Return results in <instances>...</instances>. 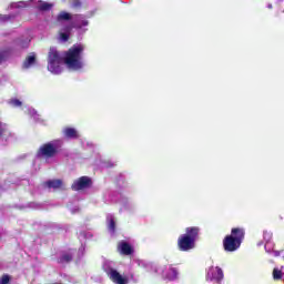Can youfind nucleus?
I'll return each instance as SVG.
<instances>
[{
	"instance_id": "nucleus-1",
	"label": "nucleus",
	"mask_w": 284,
	"mask_h": 284,
	"mask_svg": "<svg viewBox=\"0 0 284 284\" xmlns=\"http://www.w3.org/2000/svg\"><path fill=\"white\" fill-rule=\"evenodd\" d=\"M85 47L83 44H74L71 47L63 57L57 51V49L51 48L48 58V70L51 74H61L63 72V62L68 70L73 72H79L85 68V62H83V52Z\"/></svg>"
},
{
	"instance_id": "nucleus-2",
	"label": "nucleus",
	"mask_w": 284,
	"mask_h": 284,
	"mask_svg": "<svg viewBox=\"0 0 284 284\" xmlns=\"http://www.w3.org/2000/svg\"><path fill=\"white\" fill-rule=\"evenodd\" d=\"M243 239H245V230L239 227L232 229L231 234L226 235L223 240L225 252H236L241 247Z\"/></svg>"
},
{
	"instance_id": "nucleus-3",
	"label": "nucleus",
	"mask_w": 284,
	"mask_h": 284,
	"mask_svg": "<svg viewBox=\"0 0 284 284\" xmlns=\"http://www.w3.org/2000/svg\"><path fill=\"white\" fill-rule=\"evenodd\" d=\"M200 231L201 230L196 226L186 227V233L181 235L178 241L181 252H190V250H194Z\"/></svg>"
},
{
	"instance_id": "nucleus-4",
	"label": "nucleus",
	"mask_w": 284,
	"mask_h": 284,
	"mask_svg": "<svg viewBox=\"0 0 284 284\" xmlns=\"http://www.w3.org/2000/svg\"><path fill=\"white\" fill-rule=\"evenodd\" d=\"M90 26V22L85 20V17L83 14H75L73 18V24L67 26L65 28L60 30V41H68L70 39V32H72V28H75L77 30H81L83 28H88Z\"/></svg>"
},
{
	"instance_id": "nucleus-5",
	"label": "nucleus",
	"mask_w": 284,
	"mask_h": 284,
	"mask_svg": "<svg viewBox=\"0 0 284 284\" xmlns=\"http://www.w3.org/2000/svg\"><path fill=\"white\" fill-rule=\"evenodd\" d=\"M102 270L109 276L110 281L114 284H128V277L121 275L119 271H116V264L112 261H104L102 265Z\"/></svg>"
},
{
	"instance_id": "nucleus-6",
	"label": "nucleus",
	"mask_w": 284,
	"mask_h": 284,
	"mask_svg": "<svg viewBox=\"0 0 284 284\" xmlns=\"http://www.w3.org/2000/svg\"><path fill=\"white\" fill-rule=\"evenodd\" d=\"M62 146H63V140L61 139L52 140L51 142L43 144L39 149V154L40 156H44V159H52L59 154V151L61 150Z\"/></svg>"
},
{
	"instance_id": "nucleus-7",
	"label": "nucleus",
	"mask_w": 284,
	"mask_h": 284,
	"mask_svg": "<svg viewBox=\"0 0 284 284\" xmlns=\"http://www.w3.org/2000/svg\"><path fill=\"white\" fill-rule=\"evenodd\" d=\"M223 276V270L221 267L211 266L206 274V281H211L213 283H221Z\"/></svg>"
},
{
	"instance_id": "nucleus-8",
	"label": "nucleus",
	"mask_w": 284,
	"mask_h": 284,
	"mask_svg": "<svg viewBox=\"0 0 284 284\" xmlns=\"http://www.w3.org/2000/svg\"><path fill=\"white\" fill-rule=\"evenodd\" d=\"M92 185V180L88 176H81L78 180H75L72 184V190L74 192H79V190H85Z\"/></svg>"
},
{
	"instance_id": "nucleus-9",
	"label": "nucleus",
	"mask_w": 284,
	"mask_h": 284,
	"mask_svg": "<svg viewBox=\"0 0 284 284\" xmlns=\"http://www.w3.org/2000/svg\"><path fill=\"white\" fill-rule=\"evenodd\" d=\"M162 276L166 281H176L179 278V271L172 266H165L162 270Z\"/></svg>"
},
{
	"instance_id": "nucleus-10",
	"label": "nucleus",
	"mask_w": 284,
	"mask_h": 284,
	"mask_svg": "<svg viewBox=\"0 0 284 284\" xmlns=\"http://www.w3.org/2000/svg\"><path fill=\"white\" fill-rule=\"evenodd\" d=\"M118 250L124 256H130V254H132V252H134L132 246L128 242H125V241H122V242L119 243Z\"/></svg>"
},
{
	"instance_id": "nucleus-11",
	"label": "nucleus",
	"mask_w": 284,
	"mask_h": 284,
	"mask_svg": "<svg viewBox=\"0 0 284 284\" xmlns=\"http://www.w3.org/2000/svg\"><path fill=\"white\" fill-rule=\"evenodd\" d=\"M62 134L65 139H79V131L74 128L67 126L62 129Z\"/></svg>"
},
{
	"instance_id": "nucleus-12",
	"label": "nucleus",
	"mask_w": 284,
	"mask_h": 284,
	"mask_svg": "<svg viewBox=\"0 0 284 284\" xmlns=\"http://www.w3.org/2000/svg\"><path fill=\"white\" fill-rule=\"evenodd\" d=\"M106 225L110 234H114L116 230V220L114 219V215L112 214L106 215Z\"/></svg>"
},
{
	"instance_id": "nucleus-13",
	"label": "nucleus",
	"mask_w": 284,
	"mask_h": 284,
	"mask_svg": "<svg viewBox=\"0 0 284 284\" xmlns=\"http://www.w3.org/2000/svg\"><path fill=\"white\" fill-rule=\"evenodd\" d=\"M263 240L265 242V245H264L265 252H270V250H267V247H274V243L272 242V232L264 231Z\"/></svg>"
},
{
	"instance_id": "nucleus-14",
	"label": "nucleus",
	"mask_w": 284,
	"mask_h": 284,
	"mask_svg": "<svg viewBox=\"0 0 284 284\" xmlns=\"http://www.w3.org/2000/svg\"><path fill=\"white\" fill-rule=\"evenodd\" d=\"M51 8H54V3L45 2V1H38L37 9L41 10L42 12H49Z\"/></svg>"
},
{
	"instance_id": "nucleus-15",
	"label": "nucleus",
	"mask_w": 284,
	"mask_h": 284,
	"mask_svg": "<svg viewBox=\"0 0 284 284\" xmlns=\"http://www.w3.org/2000/svg\"><path fill=\"white\" fill-rule=\"evenodd\" d=\"M58 23H63V21H72V14L68 11H61L57 16Z\"/></svg>"
},
{
	"instance_id": "nucleus-16",
	"label": "nucleus",
	"mask_w": 284,
	"mask_h": 284,
	"mask_svg": "<svg viewBox=\"0 0 284 284\" xmlns=\"http://www.w3.org/2000/svg\"><path fill=\"white\" fill-rule=\"evenodd\" d=\"M63 185V181L61 180H50L47 182V186L53 190H59Z\"/></svg>"
},
{
	"instance_id": "nucleus-17",
	"label": "nucleus",
	"mask_w": 284,
	"mask_h": 284,
	"mask_svg": "<svg viewBox=\"0 0 284 284\" xmlns=\"http://www.w3.org/2000/svg\"><path fill=\"white\" fill-rule=\"evenodd\" d=\"M27 6H28V2H26V1H20V2H13V3H11L10 8H11V10H14V9L21 10V8H27Z\"/></svg>"
},
{
	"instance_id": "nucleus-18",
	"label": "nucleus",
	"mask_w": 284,
	"mask_h": 284,
	"mask_svg": "<svg viewBox=\"0 0 284 284\" xmlns=\"http://www.w3.org/2000/svg\"><path fill=\"white\" fill-rule=\"evenodd\" d=\"M121 205L124 207V210H132V207H134V204H132V202L128 199H122Z\"/></svg>"
},
{
	"instance_id": "nucleus-19",
	"label": "nucleus",
	"mask_w": 284,
	"mask_h": 284,
	"mask_svg": "<svg viewBox=\"0 0 284 284\" xmlns=\"http://www.w3.org/2000/svg\"><path fill=\"white\" fill-rule=\"evenodd\" d=\"M34 61H36V57L33 55H29L27 58V60L23 63V68H30V65H34Z\"/></svg>"
},
{
	"instance_id": "nucleus-20",
	"label": "nucleus",
	"mask_w": 284,
	"mask_h": 284,
	"mask_svg": "<svg viewBox=\"0 0 284 284\" xmlns=\"http://www.w3.org/2000/svg\"><path fill=\"white\" fill-rule=\"evenodd\" d=\"M72 261V255L70 253H65L60 257V263H70Z\"/></svg>"
},
{
	"instance_id": "nucleus-21",
	"label": "nucleus",
	"mask_w": 284,
	"mask_h": 284,
	"mask_svg": "<svg viewBox=\"0 0 284 284\" xmlns=\"http://www.w3.org/2000/svg\"><path fill=\"white\" fill-rule=\"evenodd\" d=\"M71 8L79 10V8H83V2L81 0H72Z\"/></svg>"
},
{
	"instance_id": "nucleus-22",
	"label": "nucleus",
	"mask_w": 284,
	"mask_h": 284,
	"mask_svg": "<svg viewBox=\"0 0 284 284\" xmlns=\"http://www.w3.org/2000/svg\"><path fill=\"white\" fill-rule=\"evenodd\" d=\"M267 254H272V256H281V252L280 251H274V246H267Z\"/></svg>"
},
{
	"instance_id": "nucleus-23",
	"label": "nucleus",
	"mask_w": 284,
	"mask_h": 284,
	"mask_svg": "<svg viewBox=\"0 0 284 284\" xmlns=\"http://www.w3.org/2000/svg\"><path fill=\"white\" fill-rule=\"evenodd\" d=\"M0 284H10V276L2 275V277L0 278Z\"/></svg>"
},
{
	"instance_id": "nucleus-24",
	"label": "nucleus",
	"mask_w": 284,
	"mask_h": 284,
	"mask_svg": "<svg viewBox=\"0 0 284 284\" xmlns=\"http://www.w3.org/2000/svg\"><path fill=\"white\" fill-rule=\"evenodd\" d=\"M10 104L13 105V108H21V101L18 99L10 100Z\"/></svg>"
},
{
	"instance_id": "nucleus-25",
	"label": "nucleus",
	"mask_w": 284,
	"mask_h": 284,
	"mask_svg": "<svg viewBox=\"0 0 284 284\" xmlns=\"http://www.w3.org/2000/svg\"><path fill=\"white\" fill-rule=\"evenodd\" d=\"M10 19H11L10 16L0 14V23H8Z\"/></svg>"
},
{
	"instance_id": "nucleus-26",
	"label": "nucleus",
	"mask_w": 284,
	"mask_h": 284,
	"mask_svg": "<svg viewBox=\"0 0 284 284\" xmlns=\"http://www.w3.org/2000/svg\"><path fill=\"white\" fill-rule=\"evenodd\" d=\"M8 59V52H0V63H3Z\"/></svg>"
},
{
	"instance_id": "nucleus-27",
	"label": "nucleus",
	"mask_w": 284,
	"mask_h": 284,
	"mask_svg": "<svg viewBox=\"0 0 284 284\" xmlns=\"http://www.w3.org/2000/svg\"><path fill=\"white\" fill-rule=\"evenodd\" d=\"M114 165H116V163L111 162V161L104 162V164H103L104 168H114Z\"/></svg>"
},
{
	"instance_id": "nucleus-28",
	"label": "nucleus",
	"mask_w": 284,
	"mask_h": 284,
	"mask_svg": "<svg viewBox=\"0 0 284 284\" xmlns=\"http://www.w3.org/2000/svg\"><path fill=\"white\" fill-rule=\"evenodd\" d=\"M6 132V124L0 122V136Z\"/></svg>"
},
{
	"instance_id": "nucleus-29",
	"label": "nucleus",
	"mask_w": 284,
	"mask_h": 284,
	"mask_svg": "<svg viewBox=\"0 0 284 284\" xmlns=\"http://www.w3.org/2000/svg\"><path fill=\"white\" fill-rule=\"evenodd\" d=\"M93 14H97V10L90 11L87 13V19H91Z\"/></svg>"
},
{
	"instance_id": "nucleus-30",
	"label": "nucleus",
	"mask_w": 284,
	"mask_h": 284,
	"mask_svg": "<svg viewBox=\"0 0 284 284\" xmlns=\"http://www.w3.org/2000/svg\"><path fill=\"white\" fill-rule=\"evenodd\" d=\"M261 245H263V242L257 243V246H258V247H261Z\"/></svg>"
},
{
	"instance_id": "nucleus-31",
	"label": "nucleus",
	"mask_w": 284,
	"mask_h": 284,
	"mask_svg": "<svg viewBox=\"0 0 284 284\" xmlns=\"http://www.w3.org/2000/svg\"><path fill=\"white\" fill-rule=\"evenodd\" d=\"M267 8L272 9V4H268Z\"/></svg>"
},
{
	"instance_id": "nucleus-32",
	"label": "nucleus",
	"mask_w": 284,
	"mask_h": 284,
	"mask_svg": "<svg viewBox=\"0 0 284 284\" xmlns=\"http://www.w3.org/2000/svg\"><path fill=\"white\" fill-rule=\"evenodd\" d=\"M83 250H84V248H83V247H81V248H80V252H83Z\"/></svg>"
}]
</instances>
